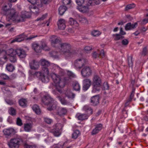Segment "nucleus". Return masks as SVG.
<instances>
[{"mask_svg":"<svg viewBox=\"0 0 148 148\" xmlns=\"http://www.w3.org/2000/svg\"><path fill=\"white\" fill-rule=\"evenodd\" d=\"M5 101L7 104L10 105L14 104L15 103V101L11 100L8 99H5Z\"/></svg>","mask_w":148,"mask_h":148,"instance_id":"obj_53","label":"nucleus"},{"mask_svg":"<svg viewBox=\"0 0 148 148\" xmlns=\"http://www.w3.org/2000/svg\"><path fill=\"white\" fill-rule=\"evenodd\" d=\"M47 14L43 15L40 18H38L36 19L37 21H41L44 20L47 17Z\"/></svg>","mask_w":148,"mask_h":148,"instance_id":"obj_60","label":"nucleus"},{"mask_svg":"<svg viewBox=\"0 0 148 148\" xmlns=\"http://www.w3.org/2000/svg\"><path fill=\"white\" fill-rule=\"evenodd\" d=\"M64 93L66 96L69 99H73L75 97V96L69 89L67 90Z\"/></svg>","mask_w":148,"mask_h":148,"instance_id":"obj_23","label":"nucleus"},{"mask_svg":"<svg viewBox=\"0 0 148 148\" xmlns=\"http://www.w3.org/2000/svg\"><path fill=\"white\" fill-rule=\"evenodd\" d=\"M78 19L79 22L82 24H87L88 23V20L85 17L79 16Z\"/></svg>","mask_w":148,"mask_h":148,"instance_id":"obj_34","label":"nucleus"},{"mask_svg":"<svg viewBox=\"0 0 148 148\" xmlns=\"http://www.w3.org/2000/svg\"><path fill=\"white\" fill-rule=\"evenodd\" d=\"M69 23L71 25L73 26L74 27H78L79 24L74 19L71 18H69Z\"/></svg>","mask_w":148,"mask_h":148,"instance_id":"obj_26","label":"nucleus"},{"mask_svg":"<svg viewBox=\"0 0 148 148\" xmlns=\"http://www.w3.org/2000/svg\"><path fill=\"white\" fill-rule=\"evenodd\" d=\"M32 47L33 49L36 52L38 53L40 52L41 48L38 44H33L32 45Z\"/></svg>","mask_w":148,"mask_h":148,"instance_id":"obj_35","label":"nucleus"},{"mask_svg":"<svg viewBox=\"0 0 148 148\" xmlns=\"http://www.w3.org/2000/svg\"><path fill=\"white\" fill-rule=\"evenodd\" d=\"M11 8V6L8 4L3 5L2 8L1 14L9 18L12 14L15 13V10Z\"/></svg>","mask_w":148,"mask_h":148,"instance_id":"obj_6","label":"nucleus"},{"mask_svg":"<svg viewBox=\"0 0 148 148\" xmlns=\"http://www.w3.org/2000/svg\"><path fill=\"white\" fill-rule=\"evenodd\" d=\"M57 97L62 105H66L69 104V102L68 101H66L64 98H62L61 96H57Z\"/></svg>","mask_w":148,"mask_h":148,"instance_id":"obj_38","label":"nucleus"},{"mask_svg":"<svg viewBox=\"0 0 148 148\" xmlns=\"http://www.w3.org/2000/svg\"><path fill=\"white\" fill-rule=\"evenodd\" d=\"M148 53V50L147 49V47H145L143 48L142 52L141 55L143 56H145Z\"/></svg>","mask_w":148,"mask_h":148,"instance_id":"obj_51","label":"nucleus"},{"mask_svg":"<svg viewBox=\"0 0 148 148\" xmlns=\"http://www.w3.org/2000/svg\"><path fill=\"white\" fill-rule=\"evenodd\" d=\"M135 7V5L134 3L129 4L127 5L125 8V10H128L134 8Z\"/></svg>","mask_w":148,"mask_h":148,"instance_id":"obj_50","label":"nucleus"},{"mask_svg":"<svg viewBox=\"0 0 148 148\" xmlns=\"http://www.w3.org/2000/svg\"><path fill=\"white\" fill-rule=\"evenodd\" d=\"M28 12L22 13L21 15L18 16L15 11V13L12 14L9 17L10 21H12L15 23H19L23 21L25 18H29L30 16Z\"/></svg>","mask_w":148,"mask_h":148,"instance_id":"obj_3","label":"nucleus"},{"mask_svg":"<svg viewBox=\"0 0 148 148\" xmlns=\"http://www.w3.org/2000/svg\"><path fill=\"white\" fill-rule=\"evenodd\" d=\"M92 34L94 36H98L100 35L101 33L97 30H93L92 32Z\"/></svg>","mask_w":148,"mask_h":148,"instance_id":"obj_52","label":"nucleus"},{"mask_svg":"<svg viewBox=\"0 0 148 148\" xmlns=\"http://www.w3.org/2000/svg\"><path fill=\"white\" fill-rule=\"evenodd\" d=\"M16 52V54L21 59L24 58L27 55L26 52L23 49H17Z\"/></svg>","mask_w":148,"mask_h":148,"instance_id":"obj_14","label":"nucleus"},{"mask_svg":"<svg viewBox=\"0 0 148 148\" xmlns=\"http://www.w3.org/2000/svg\"><path fill=\"white\" fill-rule=\"evenodd\" d=\"M24 147L25 148H37L36 145H29L26 143L24 145Z\"/></svg>","mask_w":148,"mask_h":148,"instance_id":"obj_54","label":"nucleus"},{"mask_svg":"<svg viewBox=\"0 0 148 148\" xmlns=\"http://www.w3.org/2000/svg\"><path fill=\"white\" fill-rule=\"evenodd\" d=\"M137 26V22H135L133 24H132L130 23H129L126 24L125 27V29L126 30L132 29L135 28Z\"/></svg>","mask_w":148,"mask_h":148,"instance_id":"obj_19","label":"nucleus"},{"mask_svg":"<svg viewBox=\"0 0 148 148\" xmlns=\"http://www.w3.org/2000/svg\"><path fill=\"white\" fill-rule=\"evenodd\" d=\"M67 9V8L65 6L61 5L60 6L58 9L60 14L61 15H62Z\"/></svg>","mask_w":148,"mask_h":148,"instance_id":"obj_31","label":"nucleus"},{"mask_svg":"<svg viewBox=\"0 0 148 148\" xmlns=\"http://www.w3.org/2000/svg\"><path fill=\"white\" fill-rule=\"evenodd\" d=\"M78 10L83 13H86L88 12L89 10V8L87 5L82 6H79L78 7Z\"/></svg>","mask_w":148,"mask_h":148,"instance_id":"obj_29","label":"nucleus"},{"mask_svg":"<svg viewBox=\"0 0 148 148\" xmlns=\"http://www.w3.org/2000/svg\"><path fill=\"white\" fill-rule=\"evenodd\" d=\"M135 92V89H133L132 91L131 92V93L130 95V99H129V101H131V100L132 99L133 97H134V93Z\"/></svg>","mask_w":148,"mask_h":148,"instance_id":"obj_63","label":"nucleus"},{"mask_svg":"<svg viewBox=\"0 0 148 148\" xmlns=\"http://www.w3.org/2000/svg\"><path fill=\"white\" fill-rule=\"evenodd\" d=\"M113 36L114 37V40L116 41L124 38V37L119 34H115L113 35Z\"/></svg>","mask_w":148,"mask_h":148,"instance_id":"obj_37","label":"nucleus"},{"mask_svg":"<svg viewBox=\"0 0 148 148\" xmlns=\"http://www.w3.org/2000/svg\"><path fill=\"white\" fill-rule=\"evenodd\" d=\"M102 128V125L101 124L97 125L95 128L93 129L91 132L92 135L96 134L100 131Z\"/></svg>","mask_w":148,"mask_h":148,"instance_id":"obj_18","label":"nucleus"},{"mask_svg":"<svg viewBox=\"0 0 148 148\" xmlns=\"http://www.w3.org/2000/svg\"><path fill=\"white\" fill-rule=\"evenodd\" d=\"M102 84L101 78L98 75H95L92 79L93 88L92 92L95 93L99 91Z\"/></svg>","mask_w":148,"mask_h":148,"instance_id":"obj_5","label":"nucleus"},{"mask_svg":"<svg viewBox=\"0 0 148 148\" xmlns=\"http://www.w3.org/2000/svg\"><path fill=\"white\" fill-rule=\"evenodd\" d=\"M62 127L61 124L57 123L54 126L53 129L51 130V132L55 136L58 137L61 134Z\"/></svg>","mask_w":148,"mask_h":148,"instance_id":"obj_7","label":"nucleus"},{"mask_svg":"<svg viewBox=\"0 0 148 148\" xmlns=\"http://www.w3.org/2000/svg\"><path fill=\"white\" fill-rule=\"evenodd\" d=\"M42 101L45 105H49V106L48 108V110H54L56 108V101H55L48 94L44 96L42 99Z\"/></svg>","mask_w":148,"mask_h":148,"instance_id":"obj_4","label":"nucleus"},{"mask_svg":"<svg viewBox=\"0 0 148 148\" xmlns=\"http://www.w3.org/2000/svg\"><path fill=\"white\" fill-rule=\"evenodd\" d=\"M6 69L8 71L12 72L13 71L14 68L12 65L11 64H9L7 65Z\"/></svg>","mask_w":148,"mask_h":148,"instance_id":"obj_43","label":"nucleus"},{"mask_svg":"<svg viewBox=\"0 0 148 148\" xmlns=\"http://www.w3.org/2000/svg\"><path fill=\"white\" fill-rule=\"evenodd\" d=\"M10 60L11 62H15L16 61V58L15 56V55H12V56H10Z\"/></svg>","mask_w":148,"mask_h":148,"instance_id":"obj_57","label":"nucleus"},{"mask_svg":"<svg viewBox=\"0 0 148 148\" xmlns=\"http://www.w3.org/2000/svg\"><path fill=\"white\" fill-rule=\"evenodd\" d=\"M83 85L82 89L84 91L87 90L90 87L91 84V82L89 79H85L83 81Z\"/></svg>","mask_w":148,"mask_h":148,"instance_id":"obj_13","label":"nucleus"},{"mask_svg":"<svg viewBox=\"0 0 148 148\" xmlns=\"http://www.w3.org/2000/svg\"><path fill=\"white\" fill-rule=\"evenodd\" d=\"M62 127L61 124L57 123L54 126L53 129L51 130V132L55 136L58 137L61 134Z\"/></svg>","mask_w":148,"mask_h":148,"instance_id":"obj_8","label":"nucleus"},{"mask_svg":"<svg viewBox=\"0 0 148 148\" xmlns=\"http://www.w3.org/2000/svg\"><path fill=\"white\" fill-rule=\"evenodd\" d=\"M6 54L5 50H2L0 52V65H3L7 61L8 59Z\"/></svg>","mask_w":148,"mask_h":148,"instance_id":"obj_12","label":"nucleus"},{"mask_svg":"<svg viewBox=\"0 0 148 148\" xmlns=\"http://www.w3.org/2000/svg\"><path fill=\"white\" fill-rule=\"evenodd\" d=\"M44 120L45 122L48 124H50L53 122V120L47 117H44Z\"/></svg>","mask_w":148,"mask_h":148,"instance_id":"obj_48","label":"nucleus"},{"mask_svg":"<svg viewBox=\"0 0 148 148\" xmlns=\"http://www.w3.org/2000/svg\"><path fill=\"white\" fill-rule=\"evenodd\" d=\"M129 43L128 40L127 39L123 40L121 42L122 44L123 45H127Z\"/></svg>","mask_w":148,"mask_h":148,"instance_id":"obj_58","label":"nucleus"},{"mask_svg":"<svg viewBox=\"0 0 148 148\" xmlns=\"http://www.w3.org/2000/svg\"><path fill=\"white\" fill-rule=\"evenodd\" d=\"M103 87L104 89L108 90L109 88V86L107 82H104L103 84Z\"/></svg>","mask_w":148,"mask_h":148,"instance_id":"obj_61","label":"nucleus"},{"mask_svg":"<svg viewBox=\"0 0 148 148\" xmlns=\"http://www.w3.org/2000/svg\"><path fill=\"white\" fill-rule=\"evenodd\" d=\"M73 86L74 89L76 91H79L80 89V86L77 82H73Z\"/></svg>","mask_w":148,"mask_h":148,"instance_id":"obj_36","label":"nucleus"},{"mask_svg":"<svg viewBox=\"0 0 148 148\" xmlns=\"http://www.w3.org/2000/svg\"><path fill=\"white\" fill-rule=\"evenodd\" d=\"M91 73V70L88 66H86L84 67L81 71V74H90Z\"/></svg>","mask_w":148,"mask_h":148,"instance_id":"obj_28","label":"nucleus"},{"mask_svg":"<svg viewBox=\"0 0 148 148\" xmlns=\"http://www.w3.org/2000/svg\"><path fill=\"white\" fill-rule=\"evenodd\" d=\"M21 141V139L18 138L12 139L8 143V146L10 148H18Z\"/></svg>","mask_w":148,"mask_h":148,"instance_id":"obj_9","label":"nucleus"},{"mask_svg":"<svg viewBox=\"0 0 148 148\" xmlns=\"http://www.w3.org/2000/svg\"><path fill=\"white\" fill-rule=\"evenodd\" d=\"M32 5H36L38 7H41L42 3L41 0H27Z\"/></svg>","mask_w":148,"mask_h":148,"instance_id":"obj_22","label":"nucleus"},{"mask_svg":"<svg viewBox=\"0 0 148 148\" xmlns=\"http://www.w3.org/2000/svg\"><path fill=\"white\" fill-rule=\"evenodd\" d=\"M77 3L79 6H82L84 2V0H76Z\"/></svg>","mask_w":148,"mask_h":148,"instance_id":"obj_55","label":"nucleus"},{"mask_svg":"<svg viewBox=\"0 0 148 148\" xmlns=\"http://www.w3.org/2000/svg\"><path fill=\"white\" fill-rule=\"evenodd\" d=\"M80 134V132L79 130H75L73 132L72 134V137L73 138L76 139L79 136Z\"/></svg>","mask_w":148,"mask_h":148,"instance_id":"obj_44","label":"nucleus"},{"mask_svg":"<svg viewBox=\"0 0 148 148\" xmlns=\"http://www.w3.org/2000/svg\"><path fill=\"white\" fill-rule=\"evenodd\" d=\"M8 112L12 116L15 115L16 114L15 110L12 107L9 108L8 110Z\"/></svg>","mask_w":148,"mask_h":148,"instance_id":"obj_47","label":"nucleus"},{"mask_svg":"<svg viewBox=\"0 0 148 148\" xmlns=\"http://www.w3.org/2000/svg\"><path fill=\"white\" fill-rule=\"evenodd\" d=\"M88 116L86 115L85 114H77L76 115V117L79 120H83L88 118Z\"/></svg>","mask_w":148,"mask_h":148,"instance_id":"obj_27","label":"nucleus"},{"mask_svg":"<svg viewBox=\"0 0 148 148\" xmlns=\"http://www.w3.org/2000/svg\"><path fill=\"white\" fill-rule=\"evenodd\" d=\"M87 62V60L86 59H79L75 61L74 65L77 68L81 69Z\"/></svg>","mask_w":148,"mask_h":148,"instance_id":"obj_11","label":"nucleus"},{"mask_svg":"<svg viewBox=\"0 0 148 148\" xmlns=\"http://www.w3.org/2000/svg\"><path fill=\"white\" fill-rule=\"evenodd\" d=\"M61 39L60 38L57 37L56 39L54 40H51V42L52 45H55V44L59 43L60 44V43H62L61 42Z\"/></svg>","mask_w":148,"mask_h":148,"instance_id":"obj_42","label":"nucleus"},{"mask_svg":"<svg viewBox=\"0 0 148 148\" xmlns=\"http://www.w3.org/2000/svg\"><path fill=\"white\" fill-rule=\"evenodd\" d=\"M83 110L86 111L88 115H90L92 113V108L87 105L85 106L83 108Z\"/></svg>","mask_w":148,"mask_h":148,"instance_id":"obj_30","label":"nucleus"},{"mask_svg":"<svg viewBox=\"0 0 148 148\" xmlns=\"http://www.w3.org/2000/svg\"><path fill=\"white\" fill-rule=\"evenodd\" d=\"M40 62L41 64L43 66H49V63L47 60H46L45 59H41Z\"/></svg>","mask_w":148,"mask_h":148,"instance_id":"obj_40","label":"nucleus"},{"mask_svg":"<svg viewBox=\"0 0 148 148\" xmlns=\"http://www.w3.org/2000/svg\"><path fill=\"white\" fill-rule=\"evenodd\" d=\"M16 124L17 125L19 126H21L23 124L22 120L19 118H17L16 120Z\"/></svg>","mask_w":148,"mask_h":148,"instance_id":"obj_56","label":"nucleus"},{"mask_svg":"<svg viewBox=\"0 0 148 148\" xmlns=\"http://www.w3.org/2000/svg\"><path fill=\"white\" fill-rule=\"evenodd\" d=\"M41 43L42 47L43 49L45 50H49V49L47 47V44L45 42L42 41L41 42Z\"/></svg>","mask_w":148,"mask_h":148,"instance_id":"obj_45","label":"nucleus"},{"mask_svg":"<svg viewBox=\"0 0 148 148\" xmlns=\"http://www.w3.org/2000/svg\"><path fill=\"white\" fill-rule=\"evenodd\" d=\"M39 74H49V71L48 69L46 67H43L42 68L41 72H37Z\"/></svg>","mask_w":148,"mask_h":148,"instance_id":"obj_41","label":"nucleus"},{"mask_svg":"<svg viewBox=\"0 0 148 148\" xmlns=\"http://www.w3.org/2000/svg\"><path fill=\"white\" fill-rule=\"evenodd\" d=\"M51 77L53 80V85L61 93L59 89L63 88L65 85V82L60 77L59 75H29V78L32 80L33 78H38L44 83L48 82Z\"/></svg>","mask_w":148,"mask_h":148,"instance_id":"obj_1","label":"nucleus"},{"mask_svg":"<svg viewBox=\"0 0 148 148\" xmlns=\"http://www.w3.org/2000/svg\"><path fill=\"white\" fill-rule=\"evenodd\" d=\"M65 143L62 142L59 143L57 144L53 145L51 148H63L64 145Z\"/></svg>","mask_w":148,"mask_h":148,"instance_id":"obj_32","label":"nucleus"},{"mask_svg":"<svg viewBox=\"0 0 148 148\" xmlns=\"http://www.w3.org/2000/svg\"><path fill=\"white\" fill-rule=\"evenodd\" d=\"M33 124L32 122L26 123L24 124V129L26 132L31 131L33 127Z\"/></svg>","mask_w":148,"mask_h":148,"instance_id":"obj_15","label":"nucleus"},{"mask_svg":"<svg viewBox=\"0 0 148 148\" xmlns=\"http://www.w3.org/2000/svg\"><path fill=\"white\" fill-rule=\"evenodd\" d=\"M29 65L31 69L34 70L38 69L39 67L38 62L35 60L32 61L29 63Z\"/></svg>","mask_w":148,"mask_h":148,"instance_id":"obj_17","label":"nucleus"},{"mask_svg":"<svg viewBox=\"0 0 148 148\" xmlns=\"http://www.w3.org/2000/svg\"><path fill=\"white\" fill-rule=\"evenodd\" d=\"M67 110L65 108L60 107L58 108L57 114L61 116L65 114Z\"/></svg>","mask_w":148,"mask_h":148,"instance_id":"obj_24","label":"nucleus"},{"mask_svg":"<svg viewBox=\"0 0 148 148\" xmlns=\"http://www.w3.org/2000/svg\"><path fill=\"white\" fill-rule=\"evenodd\" d=\"M1 75L0 77L1 78L4 79H9V77L7 75Z\"/></svg>","mask_w":148,"mask_h":148,"instance_id":"obj_64","label":"nucleus"},{"mask_svg":"<svg viewBox=\"0 0 148 148\" xmlns=\"http://www.w3.org/2000/svg\"><path fill=\"white\" fill-rule=\"evenodd\" d=\"M36 35L35 36L32 35L29 37L26 38V36L24 34H21L18 36V37L11 41V43H12L16 42H20L23 40L25 39L27 40H31L32 38L37 37Z\"/></svg>","mask_w":148,"mask_h":148,"instance_id":"obj_10","label":"nucleus"},{"mask_svg":"<svg viewBox=\"0 0 148 148\" xmlns=\"http://www.w3.org/2000/svg\"><path fill=\"white\" fill-rule=\"evenodd\" d=\"M58 28L60 29L63 30L66 27L65 22L64 19H60L57 23Z\"/></svg>","mask_w":148,"mask_h":148,"instance_id":"obj_20","label":"nucleus"},{"mask_svg":"<svg viewBox=\"0 0 148 148\" xmlns=\"http://www.w3.org/2000/svg\"><path fill=\"white\" fill-rule=\"evenodd\" d=\"M15 131V130L13 128H10L4 130L3 132L5 135L9 136L11 134L14 133Z\"/></svg>","mask_w":148,"mask_h":148,"instance_id":"obj_25","label":"nucleus"},{"mask_svg":"<svg viewBox=\"0 0 148 148\" xmlns=\"http://www.w3.org/2000/svg\"><path fill=\"white\" fill-rule=\"evenodd\" d=\"M58 48L61 53L68 57H71L75 53V51L72 49V45L69 43H60Z\"/></svg>","mask_w":148,"mask_h":148,"instance_id":"obj_2","label":"nucleus"},{"mask_svg":"<svg viewBox=\"0 0 148 148\" xmlns=\"http://www.w3.org/2000/svg\"><path fill=\"white\" fill-rule=\"evenodd\" d=\"M71 0H63V3L64 5H68L70 3Z\"/></svg>","mask_w":148,"mask_h":148,"instance_id":"obj_62","label":"nucleus"},{"mask_svg":"<svg viewBox=\"0 0 148 148\" xmlns=\"http://www.w3.org/2000/svg\"><path fill=\"white\" fill-rule=\"evenodd\" d=\"M92 50V47L91 46H86L84 48V50L86 52L91 50Z\"/></svg>","mask_w":148,"mask_h":148,"instance_id":"obj_59","label":"nucleus"},{"mask_svg":"<svg viewBox=\"0 0 148 148\" xmlns=\"http://www.w3.org/2000/svg\"><path fill=\"white\" fill-rule=\"evenodd\" d=\"M36 5H31L29 6V8L31 12L35 14H37L39 12V8Z\"/></svg>","mask_w":148,"mask_h":148,"instance_id":"obj_16","label":"nucleus"},{"mask_svg":"<svg viewBox=\"0 0 148 148\" xmlns=\"http://www.w3.org/2000/svg\"><path fill=\"white\" fill-rule=\"evenodd\" d=\"M6 52V54L10 56H12V55H16V50H14L12 49H9Z\"/></svg>","mask_w":148,"mask_h":148,"instance_id":"obj_39","label":"nucleus"},{"mask_svg":"<svg viewBox=\"0 0 148 148\" xmlns=\"http://www.w3.org/2000/svg\"><path fill=\"white\" fill-rule=\"evenodd\" d=\"M26 100L25 99H22L19 100V103L21 106H26Z\"/></svg>","mask_w":148,"mask_h":148,"instance_id":"obj_49","label":"nucleus"},{"mask_svg":"<svg viewBox=\"0 0 148 148\" xmlns=\"http://www.w3.org/2000/svg\"><path fill=\"white\" fill-rule=\"evenodd\" d=\"M132 58V56H129L128 58V65L130 67H132L133 65Z\"/></svg>","mask_w":148,"mask_h":148,"instance_id":"obj_46","label":"nucleus"},{"mask_svg":"<svg viewBox=\"0 0 148 148\" xmlns=\"http://www.w3.org/2000/svg\"><path fill=\"white\" fill-rule=\"evenodd\" d=\"M33 110L37 114H39L41 112L39 107L36 104L34 105L32 108Z\"/></svg>","mask_w":148,"mask_h":148,"instance_id":"obj_33","label":"nucleus"},{"mask_svg":"<svg viewBox=\"0 0 148 148\" xmlns=\"http://www.w3.org/2000/svg\"><path fill=\"white\" fill-rule=\"evenodd\" d=\"M91 103L93 106H96L99 103V97L98 96H95L92 97L91 99Z\"/></svg>","mask_w":148,"mask_h":148,"instance_id":"obj_21","label":"nucleus"}]
</instances>
